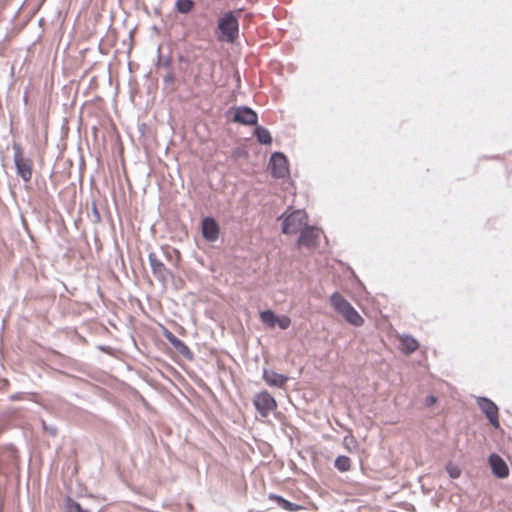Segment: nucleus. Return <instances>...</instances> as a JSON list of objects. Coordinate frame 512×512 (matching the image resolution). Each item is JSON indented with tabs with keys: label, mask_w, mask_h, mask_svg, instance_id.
Wrapping results in <instances>:
<instances>
[{
	"label": "nucleus",
	"mask_w": 512,
	"mask_h": 512,
	"mask_svg": "<svg viewBox=\"0 0 512 512\" xmlns=\"http://www.w3.org/2000/svg\"><path fill=\"white\" fill-rule=\"evenodd\" d=\"M255 135L257 137V140L261 144H270L272 142V137L270 135V132L266 128H263L260 126L256 127Z\"/></svg>",
	"instance_id": "f3484780"
},
{
	"label": "nucleus",
	"mask_w": 512,
	"mask_h": 512,
	"mask_svg": "<svg viewBox=\"0 0 512 512\" xmlns=\"http://www.w3.org/2000/svg\"><path fill=\"white\" fill-rule=\"evenodd\" d=\"M276 318L277 315L271 310H266L260 313L261 321L270 328H274L276 326Z\"/></svg>",
	"instance_id": "dca6fc26"
},
{
	"label": "nucleus",
	"mask_w": 512,
	"mask_h": 512,
	"mask_svg": "<svg viewBox=\"0 0 512 512\" xmlns=\"http://www.w3.org/2000/svg\"><path fill=\"white\" fill-rule=\"evenodd\" d=\"M269 166L272 174L276 178H283L288 173V163L285 155L281 152H275L270 158Z\"/></svg>",
	"instance_id": "423d86ee"
},
{
	"label": "nucleus",
	"mask_w": 512,
	"mask_h": 512,
	"mask_svg": "<svg viewBox=\"0 0 512 512\" xmlns=\"http://www.w3.org/2000/svg\"><path fill=\"white\" fill-rule=\"evenodd\" d=\"M234 121L244 125H254L257 123V114L248 107H238L234 114Z\"/></svg>",
	"instance_id": "9d476101"
},
{
	"label": "nucleus",
	"mask_w": 512,
	"mask_h": 512,
	"mask_svg": "<svg viewBox=\"0 0 512 512\" xmlns=\"http://www.w3.org/2000/svg\"><path fill=\"white\" fill-rule=\"evenodd\" d=\"M350 466L351 461L346 456H339L335 460V467L342 472L348 471L350 469Z\"/></svg>",
	"instance_id": "aec40b11"
},
{
	"label": "nucleus",
	"mask_w": 512,
	"mask_h": 512,
	"mask_svg": "<svg viewBox=\"0 0 512 512\" xmlns=\"http://www.w3.org/2000/svg\"><path fill=\"white\" fill-rule=\"evenodd\" d=\"M477 404L480 410L485 414L490 424L494 428H499L500 423L498 420V407L496 404L486 397H478Z\"/></svg>",
	"instance_id": "39448f33"
},
{
	"label": "nucleus",
	"mask_w": 512,
	"mask_h": 512,
	"mask_svg": "<svg viewBox=\"0 0 512 512\" xmlns=\"http://www.w3.org/2000/svg\"><path fill=\"white\" fill-rule=\"evenodd\" d=\"M274 498L278 501L279 505L287 511H296L299 508L298 505L291 503L280 496H275Z\"/></svg>",
	"instance_id": "412c9836"
},
{
	"label": "nucleus",
	"mask_w": 512,
	"mask_h": 512,
	"mask_svg": "<svg viewBox=\"0 0 512 512\" xmlns=\"http://www.w3.org/2000/svg\"><path fill=\"white\" fill-rule=\"evenodd\" d=\"M202 234L203 237L210 242H214L218 239L219 226L213 218L207 217L202 221Z\"/></svg>",
	"instance_id": "9b49d317"
},
{
	"label": "nucleus",
	"mask_w": 512,
	"mask_h": 512,
	"mask_svg": "<svg viewBox=\"0 0 512 512\" xmlns=\"http://www.w3.org/2000/svg\"><path fill=\"white\" fill-rule=\"evenodd\" d=\"M321 231L314 227L306 225L301 231L299 237V245H303L309 248L315 247L320 237Z\"/></svg>",
	"instance_id": "6e6552de"
},
{
	"label": "nucleus",
	"mask_w": 512,
	"mask_h": 512,
	"mask_svg": "<svg viewBox=\"0 0 512 512\" xmlns=\"http://www.w3.org/2000/svg\"><path fill=\"white\" fill-rule=\"evenodd\" d=\"M166 339L170 342V344L184 357L191 358L192 353L188 346L178 339L175 335H173L171 332L165 333Z\"/></svg>",
	"instance_id": "4468645a"
},
{
	"label": "nucleus",
	"mask_w": 512,
	"mask_h": 512,
	"mask_svg": "<svg viewBox=\"0 0 512 512\" xmlns=\"http://www.w3.org/2000/svg\"><path fill=\"white\" fill-rule=\"evenodd\" d=\"M194 7V2L192 0H177L176 9L179 13L187 14Z\"/></svg>",
	"instance_id": "6ab92c4d"
},
{
	"label": "nucleus",
	"mask_w": 512,
	"mask_h": 512,
	"mask_svg": "<svg viewBox=\"0 0 512 512\" xmlns=\"http://www.w3.org/2000/svg\"><path fill=\"white\" fill-rule=\"evenodd\" d=\"M489 464L493 474L498 478H506L509 475V468L505 461L497 454L489 457Z\"/></svg>",
	"instance_id": "1a4fd4ad"
},
{
	"label": "nucleus",
	"mask_w": 512,
	"mask_h": 512,
	"mask_svg": "<svg viewBox=\"0 0 512 512\" xmlns=\"http://www.w3.org/2000/svg\"><path fill=\"white\" fill-rule=\"evenodd\" d=\"M67 512H91L88 508L84 507L82 503L74 501L69 498L66 501Z\"/></svg>",
	"instance_id": "a211bd4d"
},
{
	"label": "nucleus",
	"mask_w": 512,
	"mask_h": 512,
	"mask_svg": "<svg viewBox=\"0 0 512 512\" xmlns=\"http://www.w3.org/2000/svg\"><path fill=\"white\" fill-rule=\"evenodd\" d=\"M446 471L448 472L449 476L453 479L458 478L461 474L460 468L457 465L453 464L452 462H449L446 465Z\"/></svg>",
	"instance_id": "4be33fe9"
},
{
	"label": "nucleus",
	"mask_w": 512,
	"mask_h": 512,
	"mask_svg": "<svg viewBox=\"0 0 512 512\" xmlns=\"http://www.w3.org/2000/svg\"><path fill=\"white\" fill-rule=\"evenodd\" d=\"M400 348L404 353L410 354L418 348V342L413 337L405 335L400 339Z\"/></svg>",
	"instance_id": "2eb2a0df"
},
{
	"label": "nucleus",
	"mask_w": 512,
	"mask_h": 512,
	"mask_svg": "<svg viewBox=\"0 0 512 512\" xmlns=\"http://www.w3.org/2000/svg\"><path fill=\"white\" fill-rule=\"evenodd\" d=\"M218 28L221 31L223 38L228 42H234L238 37V20L233 12L226 13L218 23Z\"/></svg>",
	"instance_id": "7ed1b4c3"
},
{
	"label": "nucleus",
	"mask_w": 512,
	"mask_h": 512,
	"mask_svg": "<svg viewBox=\"0 0 512 512\" xmlns=\"http://www.w3.org/2000/svg\"><path fill=\"white\" fill-rule=\"evenodd\" d=\"M263 379L270 387L283 388L289 378L283 374H279L274 370L264 369Z\"/></svg>",
	"instance_id": "f8f14e48"
},
{
	"label": "nucleus",
	"mask_w": 512,
	"mask_h": 512,
	"mask_svg": "<svg viewBox=\"0 0 512 512\" xmlns=\"http://www.w3.org/2000/svg\"><path fill=\"white\" fill-rule=\"evenodd\" d=\"M253 403L262 417H267L277 406L275 399L266 391L257 394Z\"/></svg>",
	"instance_id": "20e7f679"
},
{
	"label": "nucleus",
	"mask_w": 512,
	"mask_h": 512,
	"mask_svg": "<svg viewBox=\"0 0 512 512\" xmlns=\"http://www.w3.org/2000/svg\"><path fill=\"white\" fill-rule=\"evenodd\" d=\"M14 162L18 175L25 182H28L32 176L31 161L27 158H24L17 149L14 153Z\"/></svg>",
	"instance_id": "0eeeda50"
},
{
	"label": "nucleus",
	"mask_w": 512,
	"mask_h": 512,
	"mask_svg": "<svg viewBox=\"0 0 512 512\" xmlns=\"http://www.w3.org/2000/svg\"><path fill=\"white\" fill-rule=\"evenodd\" d=\"M330 303L334 310L351 325L358 327L363 324L364 320L362 316L341 294L337 292L333 293L330 297Z\"/></svg>",
	"instance_id": "f257e3e1"
},
{
	"label": "nucleus",
	"mask_w": 512,
	"mask_h": 512,
	"mask_svg": "<svg viewBox=\"0 0 512 512\" xmlns=\"http://www.w3.org/2000/svg\"><path fill=\"white\" fill-rule=\"evenodd\" d=\"M291 324V320L288 316H277L276 325L279 326L280 329L285 330Z\"/></svg>",
	"instance_id": "5701e85b"
},
{
	"label": "nucleus",
	"mask_w": 512,
	"mask_h": 512,
	"mask_svg": "<svg viewBox=\"0 0 512 512\" xmlns=\"http://www.w3.org/2000/svg\"><path fill=\"white\" fill-rule=\"evenodd\" d=\"M436 402V398L434 396H429L426 400L427 405H432Z\"/></svg>",
	"instance_id": "b1692460"
},
{
	"label": "nucleus",
	"mask_w": 512,
	"mask_h": 512,
	"mask_svg": "<svg viewBox=\"0 0 512 512\" xmlns=\"http://www.w3.org/2000/svg\"><path fill=\"white\" fill-rule=\"evenodd\" d=\"M149 263L154 276L162 282L166 281L169 276V271L163 262L157 258L155 253L149 254Z\"/></svg>",
	"instance_id": "ddd939ff"
},
{
	"label": "nucleus",
	"mask_w": 512,
	"mask_h": 512,
	"mask_svg": "<svg viewBox=\"0 0 512 512\" xmlns=\"http://www.w3.org/2000/svg\"><path fill=\"white\" fill-rule=\"evenodd\" d=\"M306 225V212L303 210H295L284 218L282 222V232L284 234H295L302 231Z\"/></svg>",
	"instance_id": "f03ea898"
}]
</instances>
